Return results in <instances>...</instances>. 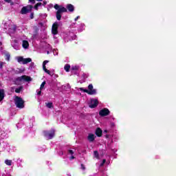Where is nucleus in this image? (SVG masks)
I'll return each mask as SVG.
<instances>
[{
  "label": "nucleus",
  "instance_id": "obj_45",
  "mask_svg": "<svg viewBox=\"0 0 176 176\" xmlns=\"http://www.w3.org/2000/svg\"><path fill=\"white\" fill-rule=\"evenodd\" d=\"M79 17H80L79 16H77V17L74 19V21H77V20L79 19Z\"/></svg>",
  "mask_w": 176,
  "mask_h": 176
},
{
  "label": "nucleus",
  "instance_id": "obj_34",
  "mask_svg": "<svg viewBox=\"0 0 176 176\" xmlns=\"http://www.w3.org/2000/svg\"><path fill=\"white\" fill-rule=\"evenodd\" d=\"M13 47L14 49H15V50H19V45H13Z\"/></svg>",
  "mask_w": 176,
  "mask_h": 176
},
{
  "label": "nucleus",
  "instance_id": "obj_12",
  "mask_svg": "<svg viewBox=\"0 0 176 176\" xmlns=\"http://www.w3.org/2000/svg\"><path fill=\"white\" fill-rule=\"evenodd\" d=\"M47 63H49V60H45L43 63V69L48 75H52V72H50V71H49V70H47V69H46V64H47Z\"/></svg>",
  "mask_w": 176,
  "mask_h": 176
},
{
  "label": "nucleus",
  "instance_id": "obj_30",
  "mask_svg": "<svg viewBox=\"0 0 176 176\" xmlns=\"http://www.w3.org/2000/svg\"><path fill=\"white\" fill-rule=\"evenodd\" d=\"M82 78H83V79H86V78H89V74L87 73H83Z\"/></svg>",
  "mask_w": 176,
  "mask_h": 176
},
{
  "label": "nucleus",
  "instance_id": "obj_27",
  "mask_svg": "<svg viewBox=\"0 0 176 176\" xmlns=\"http://www.w3.org/2000/svg\"><path fill=\"white\" fill-rule=\"evenodd\" d=\"M78 90H80V91H82L83 93H87V89H85L83 87H80V88H78Z\"/></svg>",
  "mask_w": 176,
  "mask_h": 176
},
{
  "label": "nucleus",
  "instance_id": "obj_14",
  "mask_svg": "<svg viewBox=\"0 0 176 176\" xmlns=\"http://www.w3.org/2000/svg\"><path fill=\"white\" fill-rule=\"evenodd\" d=\"M96 135L93 134V133H89L88 135V140L89 141V142H93V141H94V140H96Z\"/></svg>",
  "mask_w": 176,
  "mask_h": 176
},
{
  "label": "nucleus",
  "instance_id": "obj_47",
  "mask_svg": "<svg viewBox=\"0 0 176 176\" xmlns=\"http://www.w3.org/2000/svg\"><path fill=\"white\" fill-rule=\"evenodd\" d=\"M0 46H2V42H0Z\"/></svg>",
  "mask_w": 176,
  "mask_h": 176
},
{
  "label": "nucleus",
  "instance_id": "obj_23",
  "mask_svg": "<svg viewBox=\"0 0 176 176\" xmlns=\"http://www.w3.org/2000/svg\"><path fill=\"white\" fill-rule=\"evenodd\" d=\"M4 163L6 164V166H12V160H6Z\"/></svg>",
  "mask_w": 176,
  "mask_h": 176
},
{
  "label": "nucleus",
  "instance_id": "obj_26",
  "mask_svg": "<svg viewBox=\"0 0 176 176\" xmlns=\"http://www.w3.org/2000/svg\"><path fill=\"white\" fill-rule=\"evenodd\" d=\"M16 93H20L21 91H23V87H19V88H16L15 89Z\"/></svg>",
  "mask_w": 176,
  "mask_h": 176
},
{
  "label": "nucleus",
  "instance_id": "obj_29",
  "mask_svg": "<svg viewBox=\"0 0 176 176\" xmlns=\"http://www.w3.org/2000/svg\"><path fill=\"white\" fill-rule=\"evenodd\" d=\"M46 107L47 108H52L53 107V103H52V102L46 103Z\"/></svg>",
  "mask_w": 176,
  "mask_h": 176
},
{
  "label": "nucleus",
  "instance_id": "obj_13",
  "mask_svg": "<svg viewBox=\"0 0 176 176\" xmlns=\"http://www.w3.org/2000/svg\"><path fill=\"white\" fill-rule=\"evenodd\" d=\"M79 71V66L78 65H72L71 67L72 74H76Z\"/></svg>",
  "mask_w": 176,
  "mask_h": 176
},
{
  "label": "nucleus",
  "instance_id": "obj_31",
  "mask_svg": "<svg viewBox=\"0 0 176 176\" xmlns=\"http://www.w3.org/2000/svg\"><path fill=\"white\" fill-rule=\"evenodd\" d=\"M94 157H96V159H100V157H98V151H94Z\"/></svg>",
  "mask_w": 176,
  "mask_h": 176
},
{
  "label": "nucleus",
  "instance_id": "obj_6",
  "mask_svg": "<svg viewBox=\"0 0 176 176\" xmlns=\"http://www.w3.org/2000/svg\"><path fill=\"white\" fill-rule=\"evenodd\" d=\"M58 22H55L53 25H52V32L53 34V35H57L58 34Z\"/></svg>",
  "mask_w": 176,
  "mask_h": 176
},
{
  "label": "nucleus",
  "instance_id": "obj_46",
  "mask_svg": "<svg viewBox=\"0 0 176 176\" xmlns=\"http://www.w3.org/2000/svg\"><path fill=\"white\" fill-rule=\"evenodd\" d=\"M103 133H104L105 134H107V133H108V130H104V131H103Z\"/></svg>",
  "mask_w": 176,
  "mask_h": 176
},
{
  "label": "nucleus",
  "instance_id": "obj_16",
  "mask_svg": "<svg viewBox=\"0 0 176 176\" xmlns=\"http://www.w3.org/2000/svg\"><path fill=\"white\" fill-rule=\"evenodd\" d=\"M22 47H23V49H28V47H30V43L24 40L22 41Z\"/></svg>",
  "mask_w": 176,
  "mask_h": 176
},
{
  "label": "nucleus",
  "instance_id": "obj_41",
  "mask_svg": "<svg viewBox=\"0 0 176 176\" xmlns=\"http://www.w3.org/2000/svg\"><path fill=\"white\" fill-rule=\"evenodd\" d=\"M38 7H39V6H41V5H42V3H36V4Z\"/></svg>",
  "mask_w": 176,
  "mask_h": 176
},
{
  "label": "nucleus",
  "instance_id": "obj_10",
  "mask_svg": "<svg viewBox=\"0 0 176 176\" xmlns=\"http://www.w3.org/2000/svg\"><path fill=\"white\" fill-rule=\"evenodd\" d=\"M109 113H110L109 109L107 108L102 109L99 111L100 116H108Z\"/></svg>",
  "mask_w": 176,
  "mask_h": 176
},
{
  "label": "nucleus",
  "instance_id": "obj_7",
  "mask_svg": "<svg viewBox=\"0 0 176 176\" xmlns=\"http://www.w3.org/2000/svg\"><path fill=\"white\" fill-rule=\"evenodd\" d=\"M98 105V100L97 99H91L89 102V108H96Z\"/></svg>",
  "mask_w": 176,
  "mask_h": 176
},
{
  "label": "nucleus",
  "instance_id": "obj_11",
  "mask_svg": "<svg viewBox=\"0 0 176 176\" xmlns=\"http://www.w3.org/2000/svg\"><path fill=\"white\" fill-rule=\"evenodd\" d=\"M113 137H114L115 141H116V140H118V136L113 135H109V134H106L105 135V138L109 141H110L111 142H113V139H112L113 138Z\"/></svg>",
  "mask_w": 176,
  "mask_h": 176
},
{
  "label": "nucleus",
  "instance_id": "obj_37",
  "mask_svg": "<svg viewBox=\"0 0 176 176\" xmlns=\"http://www.w3.org/2000/svg\"><path fill=\"white\" fill-rule=\"evenodd\" d=\"M110 126L111 127H115V124L113 122H111Z\"/></svg>",
  "mask_w": 176,
  "mask_h": 176
},
{
  "label": "nucleus",
  "instance_id": "obj_39",
  "mask_svg": "<svg viewBox=\"0 0 176 176\" xmlns=\"http://www.w3.org/2000/svg\"><path fill=\"white\" fill-rule=\"evenodd\" d=\"M6 2H8V3H10L12 2V0H5Z\"/></svg>",
  "mask_w": 176,
  "mask_h": 176
},
{
  "label": "nucleus",
  "instance_id": "obj_1",
  "mask_svg": "<svg viewBox=\"0 0 176 176\" xmlns=\"http://www.w3.org/2000/svg\"><path fill=\"white\" fill-rule=\"evenodd\" d=\"M3 25V28L7 30L9 34H14L16 32V25L12 23V21H6Z\"/></svg>",
  "mask_w": 176,
  "mask_h": 176
},
{
  "label": "nucleus",
  "instance_id": "obj_17",
  "mask_svg": "<svg viewBox=\"0 0 176 176\" xmlns=\"http://www.w3.org/2000/svg\"><path fill=\"white\" fill-rule=\"evenodd\" d=\"M66 8L69 12H74V10H75V8L72 4H67Z\"/></svg>",
  "mask_w": 176,
  "mask_h": 176
},
{
  "label": "nucleus",
  "instance_id": "obj_18",
  "mask_svg": "<svg viewBox=\"0 0 176 176\" xmlns=\"http://www.w3.org/2000/svg\"><path fill=\"white\" fill-rule=\"evenodd\" d=\"M5 98V91L0 89V102Z\"/></svg>",
  "mask_w": 176,
  "mask_h": 176
},
{
  "label": "nucleus",
  "instance_id": "obj_44",
  "mask_svg": "<svg viewBox=\"0 0 176 176\" xmlns=\"http://www.w3.org/2000/svg\"><path fill=\"white\" fill-rule=\"evenodd\" d=\"M38 6L36 5L35 6H34V9H36V10H38Z\"/></svg>",
  "mask_w": 176,
  "mask_h": 176
},
{
  "label": "nucleus",
  "instance_id": "obj_22",
  "mask_svg": "<svg viewBox=\"0 0 176 176\" xmlns=\"http://www.w3.org/2000/svg\"><path fill=\"white\" fill-rule=\"evenodd\" d=\"M18 63H21V64H23V61H24V58H23V56H19L16 58Z\"/></svg>",
  "mask_w": 176,
  "mask_h": 176
},
{
  "label": "nucleus",
  "instance_id": "obj_5",
  "mask_svg": "<svg viewBox=\"0 0 176 176\" xmlns=\"http://www.w3.org/2000/svg\"><path fill=\"white\" fill-rule=\"evenodd\" d=\"M54 9L57 10V12H59V13H65L67 12V8L65 7H63V6H58V4H56L54 6Z\"/></svg>",
  "mask_w": 176,
  "mask_h": 176
},
{
  "label": "nucleus",
  "instance_id": "obj_20",
  "mask_svg": "<svg viewBox=\"0 0 176 176\" xmlns=\"http://www.w3.org/2000/svg\"><path fill=\"white\" fill-rule=\"evenodd\" d=\"M64 69L66 72H69V69H71V65H68V64H66L65 66H64Z\"/></svg>",
  "mask_w": 176,
  "mask_h": 176
},
{
  "label": "nucleus",
  "instance_id": "obj_28",
  "mask_svg": "<svg viewBox=\"0 0 176 176\" xmlns=\"http://www.w3.org/2000/svg\"><path fill=\"white\" fill-rule=\"evenodd\" d=\"M45 85H46V82H43L40 87V90H43V88L45 87Z\"/></svg>",
  "mask_w": 176,
  "mask_h": 176
},
{
  "label": "nucleus",
  "instance_id": "obj_19",
  "mask_svg": "<svg viewBox=\"0 0 176 176\" xmlns=\"http://www.w3.org/2000/svg\"><path fill=\"white\" fill-rule=\"evenodd\" d=\"M69 155H70L69 157L70 160H74V159H75V157H74V151L69 150Z\"/></svg>",
  "mask_w": 176,
  "mask_h": 176
},
{
  "label": "nucleus",
  "instance_id": "obj_40",
  "mask_svg": "<svg viewBox=\"0 0 176 176\" xmlns=\"http://www.w3.org/2000/svg\"><path fill=\"white\" fill-rule=\"evenodd\" d=\"M3 65V62L0 63V68H2V66Z\"/></svg>",
  "mask_w": 176,
  "mask_h": 176
},
{
  "label": "nucleus",
  "instance_id": "obj_15",
  "mask_svg": "<svg viewBox=\"0 0 176 176\" xmlns=\"http://www.w3.org/2000/svg\"><path fill=\"white\" fill-rule=\"evenodd\" d=\"M96 135L97 137H102V130H101V128H97L95 131Z\"/></svg>",
  "mask_w": 176,
  "mask_h": 176
},
{
  "label": "nucleus",
  "instance_id": "obj_4",
  "mask_svg": "<svg viewBox=\"0 0 176 176\" xmlns=\"http://www.w3.org/2000/svg\"><path fill=\"white\" fill-rule=\"evenodd\" d=\"M43 134L47 140H52V138L54 137V129L51 131H45L43 132Z\"/></svg>",
  "mask_w": 176,
  "mask_h": 176
},
{
  "label": "nucleus",
  "instance_id": "obj_3",
  "mask_svg": "<svg viewBox=\"0 0 176 176\" xmlns=\"http://www.w3.org/2000/svg\"><path fill=\"white\" fill-rule=\"evenodd\" d=\"M87 94L89 96H96L97 94V90L93 87V84L88 85Z\"/></svg>",
  "mask_w": 176,
  "mask_h": 176
},
{
  "label": "nucleus",
  "instance_id": "obj_24",
  "mask_svg": "<svg viewBox=\"0 0 176 176\" xmlns=\"http://www.w3.org/2000/svg\"><path fill=\"white\" fill-rule=\"evenodd\" d=\"M56 19L58 21L61 20V13L59 11L56 12Z\"/></svg>",
  "mask_w": 176,
  "mask_h": 176
},
{
  "label": "nucleus",
  "instance_id": "obj_8",
  "mask_svg": "<svg viewBox=\"0 0 176 176\" xmlns=\"http://www.w3.org/2000/svg\"><path fill=\"white\" fill-rule=\"evenodd\" d=\"M32 10V6H27L26 7H23L21 11V13L22 14H25L27 13H29V12H31Z\"/></svg>",
  "mask_w": 176,
  "mask_h": 176
},
{
  "label": "nucleus",
  "instance_id": "obj_42",
  "mask_svg": "<svg viewBox=\"0 0 176 176\" xmlns=\"http://www.w3.org/2000/svg\"><path fill=\"white\" fill-rule=\"evenodd\" d=\"M30 18H31V19H34V13H32V14H30Z\"/></svg>",
  "mask_w": 176,
  "mask_h": 176
},
{
  "label": "nucleus",
  "instance_id": "obj_33",
  "mask_svg": "<svg viewBox=\"0 0 176 176\" xmlns=\"http://www.w3.org/2000/svg\"><path fill=\"white\" fill-rule=\"evenodd\" d=\"M36 92H37L38 96H41V93H42V89H38V90L36 91Z\"/></svg>",
  "mask_w": 176,
  "mask_h": 176
},
{
  "label": "nucleus",
  "instance_id": "obj_2",
  "mask_svg": "<svg viewBox=\"0 0 176 176\" xmlns=\"http://www.w3.org/2000/svg\"><path fill=\"white\" fill-rule=\"evenodd\" d=\"M14 101L16 108H19L20 109L24 108V100H23V98L19 96H15L14 98Z\"/></svg>",
  "mask_w": 176,
  "mask_h": 176
},
{
  "label": "nucleus",
  "instance_id": "obj_32",
  "mask_svg": "<svg viewBox=\"0 0 176 176\" xmlns=\"http://www.w3.org/2000/svg\"><path fill=\"white\" fill-rule=\"evenodd\" d=\"M105 162H107V160H103L102 163H100V166L102 167V166H104V164H105Z\"/></svg>",
  "mask_w": 176,
  "mask_h": 176
},
{
  "label": "nucleus",
  "instance_id": "obj_38",
  "mask_svg": "<svg viewBox=\"0 0 176 176\" xmlns=\"http://www.w3.org/2000/svg\"><path fill=\"white\" fill-rule=\"evenodd\" d=\"M29 2H31V3H35V0H29Z\"/></svg>",
  "mask_w": 176,
  "mask_h": 176
},
{
  "label": "nucleus",
  "instance_id": "obj_35",
  "mask_svg": "<svg viewBox=\"0 0 176 176\" xmlns=\"http://www.w3.org/2000/svg\"><path fill=\"white\" fill-rule=\"evenodd\" d=\"M81 169H82L83 171L86 170V167H85V165H83V164H81Z\"/></svg>",
  "mask_w": 176,
  "mask_h": 176
},
{
  "label": "nucleus",
  "instance_id": "obj_25",
  "mask_svg": "<svg viewBox=\"0 0 176 176\" xmlns=\"http://www.w3.org/2000/svg\"><path fill=\"white\" fill-rule=\"evenodd\" d=\"M85 24L84 23H81L80 25V28H79V31H80V32H82V31H83V30H85Z\"/></svg>",
  "mask_w": 176,
  "mask_h": 176
},
{
  "label": "nucleus",
  "instance_id": "obj_43",
  "mask_svg": "<svg viewBox=\"0 0 176 176\" xmlns=\"http://www.w3.org/2000/svg\"><path fill=\"white\" fill-rule=\"evenodd\" d=\"M47 3V1H43V5L45 6V5H46Z\"/></svg>",
  "mask_w": 176,
  "mask_h": 176
},
{
  "label": "nucleus",
  "instance_id": "obj_21",
  "mask_svg": "<svg viewBox=\"0 0 176 176\" xmlns=\"http://www.w3.org/2000/svg\"><path fill=\"white\" fill-rule=\"evenodd\" d=\"M31 61H32V60L30 58H23V64H28V63H31Z\"/></svg>",
  "mask_w": 176,
  "mask_h": 176
},
{
  "label": "nucleus",
  "instance_id": "obj_9",
  "mask_svg": "<svg viewBox=\"0 0 176 176\" xmlns=\"http://www.w3.org/2000/svg\"><path fill=\"white\" fill-rule=\"evenodd\" d=\"M18 80H19V82H31V80H32V78H31V77L30 76H22L19 78H18Z\"/></svg>",
  "mask_w": 176,
  "mask_h": 176
},
{
  "label": "nucleus",
  "instance_id": "obj_36",
  "mask_svg": "<svg viewBox=\"0 0 176 176\" xmlns=\"http://www.w3.org/2000/svg\"><path fill=\"white\" fill-rule=\"evenodd\" d=\"M10 58V55H9V54H7L6 55V60H8V61H9V59Z\"/></svg>",
  "mask_w": 176,
  "mask_h": 176
},
{
  "label": "nucleus",
  "instance_id": "obj_48",
  "mask_svg": "<svg viewBox=\"0 0 176 176\" xmlns=\"http://www.w3.org/2000/svg\"><path fill=\"white\" fill-rule=\"evenodd\" d=\"M36 1H42L43 0H36Z\"/></svg>",
  "mask_w": 176,
  "mask_h": 176
}]
</instances>
